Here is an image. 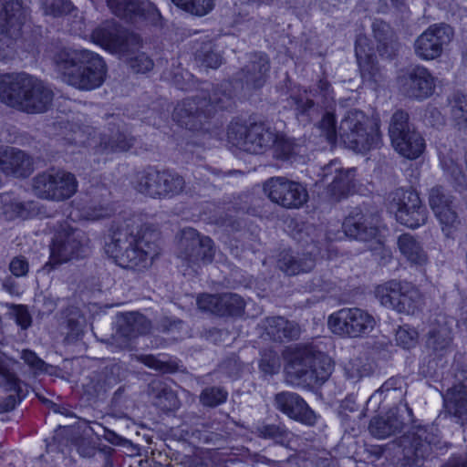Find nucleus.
Masks as SVG:
<instances>
[{"mask_svg": "<svg viewBox=\"0 0 467 467\" xmlns=\"http://www.w3.org/2000/svg\"><path fill=\"white\" fill-rule=\"evenodd\" d=\"M159 240L160 233L149 225L114 223L105 252L122 268L142 271L149 268L159 254Z\"/></svg>", "mask_w": 467, "mask_h": 467, "instance_id": "nucleus-1", "label": "nucleus"}, {"mask_svg": "<svg viewBox=\"0 0 467 467\" xmlns=\"http://www.w3.org/2000/svg\"><path fill=\"white\" fill-rule=\"evenodd\" d=\"M54 93L41 79L26 74L0 76V101L27 114L46 112L51 106Z\"/></svg>", "mask_w": 467, "mask_h": 467, "instance_id": "nucleus-2", "label": "nucleus"}, {"mask_svg": "<svg viewBox=\"0 0 467 467\" xmlns=\"http://www.w3.org/2000/svg\"><path fill=\"white\" fill-rule=\"evenodd\" d=\"M234 105L231 83L213 86L212 92L202 89L198 94L184 99L174 108L172 118L189 130H199L219 110H228Z\"/></svg>", "mask_w": 467, "mask_h": 467, "instance_id": "nucleus-3", "label": "nucleus"}, {"mask_svg": "<svg viewBox=\"0 0 467 467\" xmlns=\"http://www.w3.org/2000/svg\"><path fill=\"white\" fill-rule=\"evenodd\" d=\"M447 448L433 426H417L387 444L370 446L368 451L376 459L393 452L394 456H402L405 466L417 467L434 452H443Z\"/></svg>", "mask_w": 467, "mask_h": 467, "instance_id": "nucleus-4", "label": "nucleus"}, {"mask_svg": "<svg viewBox=\"0 0 467 467\" xmlns=\"http://www.w3.org/2000/svg\"><path fill=\"white\" fill-rule=\"evenodd\" d=\"M53 61L63 81L78 89L91 90L105 81L106 63L94 52L64 47L54 54Z\"/></svg>", "mask_w": 467, "mask_h": 467, "instance_id": "nucleus-5", "label": "nucleus"}, {"mask_svg": "<svg viewBox=\"0 0 467 467\" xmlns=\"http://www.w3.org/2000/svg\"><path fill=\"white\" fill-rule=\"evenodd\" d=\"M338 136L346 148L357 152H366L381 144L379 124L358 109L346 113L338 127Z\"/></svg>", "mask_w": 467, "mask_h": 467, "instance_id": "nucleus-6", "label": "nucleus"}, {"mask_svg": "<svg viewBox=\"0 0 467 467\" xmlns=\"http://www.w3.org/2000/svg\"><path fill=\"white\" fill-rule=\"evenodd\" d=\"M333 367L327 355L313 348H306L295 355L287 369L297 384L313 388L328 379Z\"/></svg>", "mask_w": 467, "mask_h": 467, "instance_id": "nucleus-7", "label": "nucleus"}, {"mask_svg": "<svg viewBox=\"0 0 467 467\" xmlns=\"http://www.w3.org/2000/svg\"><path fill=\"white\" fill-rule=\"evenodd\" d=\"M185 185L184 178L178 172L149 166L136 174L134 187L145 196L166 199L181 194Z\"/></svg>", "mask_w": 467, "mask_h": 467, "instance_id": "nucleus-8", "label": "nucleus"}, {"mask_svg": "<svg viewBox=\"0 0 467 467\" xmlns=\"http://www.w3.org/2000/svg\"><path fill=\"white\" fill-rule=\"evenodd\" d=\"M227 139L230 143L244 151L263 154L271 149L276 139V131L262 121L250 125L231 122L227 129Z\"/></svg>", "mask_w": 467, "mask_h": 467, "instance_id": "nucleus-9", "label": "nucleus"}, {"mask_svg": "<svg viewBox=\"0 0 467 467\" xmlns=\"http://www.w3.org/2000/svg\"><path fill=\"white\" fill-rule=\"evenodd\" d=\"M389 136L392 147L401 156L415 160L425 150V140L410 121V115L403 109L396 110L390 118Z\"/></svg>", "mask_w": 467, "mask_h": 467, "instance_id": "nucleus-10", "label": "nucleus"}, {"mask_svg": "<svg viewBox=\"0 0 467 467\" xmlns=\"http://www.w3.org/2000/svg\"><path fill=\"white\" fill-rule=\"evenodd\" d=\"M88 238L86 234L65 223L55 234L50 244V258L46 267L54 268L63 263L87 255Z\"/></svg>", "mask_w": 467, "mask_h": 467, "instance_id": "nucleus-11", "label": "nucleus"}, {"mask_svg": "<svg viewBox=\"0 0 467 467\" xmlns=\"http://www.w3.org/2000/svg\"><path fill=\"white\" fill-rule=\"evenodd\" d=\"M388 207L395 213L397 222L409 228H418L427 222V209L414 190L399 188L391 192L388 196Z\"/></svg>", "mask_w": 467, "mask_h": 467, "instance_id": "nucleus-12", "label": "nucleus"}, {"mask_svg": "<svg viewBox=\"0 0 467 467\" xmlns=\"http://www.w3.org/2000/svg\"><path fill=\"white\" fill-rule=\"evenodd\" d=\"M94 42L112 53L119 54L125 61L141 51L142 38L136 33L122 29L112 23L97 27L91 34Z\"/></svg>", "mask_w": 467, "mask_h": 467, "instance_id": "nucleus-13", "label": "nucleus"}, {"mask_svg": "<svg viewBox=\"0 0 467 467\" xmlns=\"http://www.w3.org/2000/svg\"><path fill=\"white\" fill-rule=\"evenodd\" d=\"M397 83L400 93L410 99L422 101L435 91L436 78L421 65H411L400 71Z\"/></svg>", "mask_w": 467, "mask_h": 467, "instance_id": "nucleus-14", "label": "nucleus"}, {"mask_svg": "<svg viewBox=\"0 0 467 467\" xmlns=\"http://www.w3.org/2000/svg\"><path fill=\"white\" fill-rule=\"evenodd\" d=\"M375 324V318L368 312L358 307L342 308L328 318V325L334 333L348 337H359L370 333Z\"/></svg>", "mask_w": 467, "mask_h": 467, "instance_id": "nucleus-15", "label": "nucleus"}, {"mask_svg": "<svg viewBox=\"0 0 467 467\" xmlns=\"http://www.w3.org/2000/svg\"><path fill=\"white\" fill-rule=\"evenodd\" d=\"M264 192L275 203L285 209H298L308 200L306 187L286 177H272L265 182Z\"/></svg>", "mask_w": 467, "mask_h": 467, "instance_id": "nucleus-16", "label": "nucleus"}, {"mask_svg": "<svg viewBox=\"0 0 467 467\" xmlns=\"http://www.w3.org/2000/svg\"><path fill=\"white\" fill-rule=\"evenodd\" d=\"M454 36L453 28L445 23L430 26L414 41L415 55L422 60H433L441 56Z\"/></svg>", "mask_w": 467, "mask_h": 467, "instance_id": "nucleus-17", "label": "nucleus"}, {"mask_svg": "<svg viewBox=\"0 0 467 467\" xmlns=\"http://www.w3.org/2000/svg\"><path fill=\"white\" fill-rule=\"evenodd\" d=\"M454 381L443 394L445 413L455 422L467 423V368L457 366L453 369Z\"/></svg>", "mask_w": 467, "mask_h": 467, "instance_id": "nucleus-18", "label": "nucleus"}, {"mask_svg": "<svg viewBox=\"0 0 467 467\" xmlns=\"http://www.w3.org/2000/svg\"><path fill=\"white\" fill-rule=\"evenodd\" d=\"M214 256L213 240L208 236H201L193 228L184 229L179 242V257L189 265L199 262L210 263Z\"/></svg>", "mask_w": 467, "mask_h": 467, "instance_id": "nucleus-19", "label": "nucleus"}, {"mask_svg": "<svg viewBox=\"0 0 467 467\" xmlns=\"http://www.w3.org/2000/svg\"><path fill=\"white\" fill-rule=\"evenodd\" d=\"M379 221L378 213L356 207L345 218L342 228L348 237L360 242H369L379 234Z\"/></svg>", "mask_w": 467, "mask_h": 467, "instance_id": "nucleus-20", "label": "nucleus"}, {"mask_svg": "<svg viewBox=\"0 0 467 467\" xmlns=\"http://www.w3.org/2000/svg\"><path fill=\"white\" fill-rule=\"evenodd\" d=\"M429 204L442 225V231L451 236L461 223L453 196L443 186L436 185L429 192Z\"/></svg>", "mask_w": 467, "mask_h": 467, "instance_id": "nucleus-21", "label": "nucleus"}, {"mask_svg": "<svg viewBox=\"0 0 467 467\" xmlns=\"http://www.w3.org/2000/svg\"><path fill=\"white\" fill-rule=\"evenodd\" d=\"M107 5L116 16L131 23L145 20L157 24L161 17L155 5L148 0H107Z\"/></svg>", "mask_w": 467, "mask_h": 467, "instance_id": "nucleus-22", "label": "nucleus"}, {"mask_svg": "<svg viewBox=\"0 0 467 467\" xmlns=\"http://www.w3.org/2000/svg\"><path fill=\"white\" fill-rule=\"evenodd\" d=\"M274 406L276 410L306 426H315L318 416L297 393L281 391L275 395Z\"/></svg>", "mask_w": 467, "mask_h": 467, "instance_id": "nucleus-23", "label": "nucleus"}, {"mask_svg": "<svg viewBox=\"0 0 467 467\" xmlns=\"http://www.w3.org/2000/svg\"><path fill=\"white\" fill-rule=\"evenodd\" d=\"M197 305L200 309L219 317H239L245 306L244 298L234 293L202 294L198 296Z\"/></svg>", "mask_w": 467, "mask_h": 467, "instance_id": "nucleus-24", "label": "nucleus"}, {"mask_svg": "<svg viewBox=\"0 0 467 467\" xmlns=\"http://www.w3.org/2000/svg\"><path fill=\"white\" fill-rule=\"evenodd\" d=\"M0 388L5 391L14 392L0 399V413L14 410L28 394L27 384L5 361H0Z\"/></svg>", "mask_w": 467, "mask_h": 467, "instance_id": "nucleus-25", "label": "nucleus"}, {"mask_svg": "<svg viewBox=\"0 0 467 467\" xmlns=\"http://www.w3.org/2000/svg\"><path fill=\"white\" fill-rule=\"evenodd\" d=\"M270 70L268 57L261 52L248 55L246 64L236 73V78L250 89L261 88L266 82Z\"/></svg>", "mask_w": 467, "mask_h": 467, "instance_id": "nucleus-26", "label": "nucleus"}, {"mask_svg": "<svg viewBox=\"0 0 467 467\" xmlns=\"http://www.w3.org/2000/svg\"><path fill=\"white\" fill-rule=\"evenodd\" d=\"M27 16L28 7L23 4V0H0V28L14 39L21 36Z\"/></svg>", "mask_w": 467, "mask_h": 467, "instance_id": "nucleus-27", "label": "nucleus"}, {"mask_svg": "<svg viewBox=\"0 0 467 467\" xmlns=\"http://www.w3.org/2000/svg\"><path fill=\"white\" fill-rule=\"evenodd\" d=\"M368 39L359 36L356 40L355 53L363 81L370 84H379L383 79L382 70L374 54L370 53Z\"/></svg>", "mask_w": 467, "mask_h": 467, "instance_id": "nucleus-28", "label": "nucleus"}, {"mask_svg": "<svg viewBox=\"0 0 467 467\" xmlns=\"http://www.w3.org/2000/svg\"><path fill=\"white\" fill-rule=\"evenodd\" d=\"M426 337V347L432 354L443 357L451 352L452 331L444 317L431 323Z\"/></svg>", "mask_w": 467, "mask_h": 467, "instance_id": "nucleus-29", "label": "nucleus"}, {"mask_svg": "<svg viewBox=\"0 0 467 467\" xmlns=\"http://www.w3.org/2000/svg\"><path fill=\"white\" fill-rule=\"evenodd\" d=\"M137 143V138L124 129L112 128L109 133H102L95 145L99 153L126 152Z\"/></svg>", "mask_w": 467, "mask_h": 467, "instance_id": "nucleus-30", "label": "nucleus"}, {"mask_svg": "<svg viewBox=\"0 0 467 467\" xmlns=\"http://www.w3.org/2000/svg\"><path fill=\"white\" fill-rule=\"evenodd\" d=\"M400 410V408H392L384 415L373 417L368 425L370 434L378 439H385L400 432L405 426V420Z\"/></svg>", "mask_w": 467, "mask_h": 467, "instance_id": "nucleus-31", "label": "nucleus"}, {"mask_svg": "<svg viewBox=\"0 0 467 467\" xmlns=\"http://www.w3.org/2000/svg\"><path fill=\"white\" fill-rule=\"evenodd\" d=\"M0 169L20 177H27L33 171V161L25 151L14 148H0Z\"/></svg>", "mask_w": 467, "mask_h": 467, "instance_id": "nucleus-32", "label": "nucleus"}, {"mask_svg": "<svg viewBox=\"0 0 467 467\" xmlns=\"http://www.w3.org/2000/svg\"><path fill=\"white\" fill-rule=\"evenodd\" d=\"M262 327L274 341H290L299 338L301 328L298 324L283 317H270L262 321Z\"/></svg>", "mask_w": 467, "mask_h": 467, "instance_id": "nucleus-33", "label": "nucleus"}, {"mask_svg": "<svg viewBox=\"0 0 467 467\" xmlns=\"http://www.w3.org/2000/svg\"><path fill=\"white\" fill-rule=\"evenodd\" d=\"M371 27L379 56L388 59L395 57L399 43L391 26L381 19H375Z\"/></svg>", "mask_w": 467, "mask_h": 467, "instance_id": "nucleus-34", "label": "nucleus"}, {"mask_svg": "<svg viewBox=\"0 0 467 467\" xmlns=\"http://www.w3.org/2000/svg\"><path fill=\"white\" fill-rule=\"evenodd\" d=\"M148 393L153 404L163 411H174L180 408L181 402L176 391L162 380H152L149 384Z\"/></svg>", "mask_w": 467, "mask_h": 467, "instance_id": "nucleus-35", "label": "nucleus"}, {"mask_svg": "<svg viewBox=\"0 0 467 467\" xmlns=\"http://www.w3.org/2000/svg\"><path fill=\"white\" fill-rule=\"evenodd\" d=\"M315 266V259L311 255L294 254L291 251H282L278 254L277 267L287 275H296L308 272Z\"/></svg>", "mask_w": 467, "mask_h": 467, "instance_id": "nucleus-36", "label": "nucleus"}, {"mask_svg": "<svg viewBox=\"0 0 467 467\" xmlns=\"http://www.w3.org/2000/svg\"><path fill=\"white\" fill-rule=\"evenodd\" d=\"M290 106L295 110L296 118L302 122H311L320 115L318 103L310 98L307 90L289 97Z\"/></svg>", "mask_w": 467, "mask_h": 467, "instance_id": "nucleus-37", "label": "nucleus"}, {"mask_svg": "<svg viewBox=\"0 0 467 467\" xmlns=\"http://www.w3.org/2000/svg\"><path fill=\"white\" fill-rule=\"evenodd\" d=\"M118 332L121 337L131 339L146 334L150 329V322L141 314L127 313L118 321Z\"/></svg>", "mask_w": 467, "mask_h": 467, "instance_id": "nucleus-38", "label": "nucleus"}, {"mask_svg": "<svg viewBox=\"0 0 467 467\" xmlns=\"http://www.w3.org/2000/svg\"><path fill=\"white\" fill-rule=\"evenodd\" d=\"M398 247L401 254L414 265H424L428 255L420 242L410 234H403L398 238Z\"/></svg>", "mask_w": 467, "mask_h": 467, "instance_id": "nucleus-39", "label": "nucleus"}, {"mask_svg": "<svg viewBox=\"0 0 467 467\" xmlns=\"http://www.w3.org/2000/svg\"><path fill=\"white\" fill-rule=\"evenodd\" d=\"M116 383V378L109 375L107 371L93 373L87 379V382L83 384L84 393L88 396V400L102 398Z\"/></svg>", "mask_w": 467, "mask_h": 467, "instance_id": "nucleus-40", "label": "nucleus"}, {"mask_svg": "<svg viewBox=\"0 0 467 467\" xmlns=\"http://www.w3.org/2000/svg\"><path fill=\"white\" fill-rule=\"evenodd\" d=\"M273 157L281 161L295 160L301 151V145L297 140L284 133L276 132V139L271 147Z\"/></svg>", "mask_w": 467, "mask_h": 467, "instance_id": "nucleus-41", "label": "nucleus"}, {"mask_svg": "<svg viewBox=\"0 0 467 467\" xmlns=\"http://www.w3.org/2000/svg\"><path fill=\"white\" fill-rule=\"evenodd\" d=\"M356 176V169H343L341 172L334 175L332 182L328 184L327 192L335 201L347 197L354 189Z\"/></svg>", "mask_w": 467, "mask_h": 467, "instance_id": "nucleus-42", "label": "nucleus"}, {"mask_svg": "<svg viewBox=\"0 0 467 467\" xmlns=\"http://www.w3.org/2000/svg\"><path fill=\"white\" fill-rule=\"evenodd\" d=\"M257 437L272 440L276 444L285 445L289 442L291 432L283 423H261L253 431Z\"/></svg>", "mask_w": 467, "mask_h": 467, "instance_id": "nucleus-43", "label": "nucleus"}, {"mask_svg": "<svg viewBox=\"0 0 467 467\" xmlns=\"http://www.w3.org/2000/svg\"><path fill=\"white\" fill-rule=\"evenodd\" d=\"M405 281L390 280L376 288V296L381 305L396 310V303L399 302Z\"/></svg>", "mask_w": 467, "mask_h": 467, "instance_id": "nucleus-44", "label": "nucleus"}, {"mask_svg": "<svg viewBox=\"0 0 467 467\" xmlns=\"http://www.w3.org/2000/svg\"><path fill=\"white\" fill-rule=\"evenodd\" d=\"M420 302V291L409 282H404L402 294L396 303V311L404 314H414Z\"/></svg>", "mask_w": 467, "mask_h": 467, "instance_id": "nucleus-45", "label": "nucleus"}, {"mask_svg": "<svg viewBox=\"0 0 467 467\" xmlns=\"http://www.w3.org/2000/svg\"><path fill=\"white\" fill-rule=\"evenodd\" d=\"M77 187V180L72 173L66 171L56 172L54 200L62 201L68 199L76 192Z\"/></svg>", "mask_w": 467, "mask_h": 467, "instance_id": "nucleus-46", "label": "nucleus"}, {"mask_svg": "<svg viewBox=\"0 0 467 467\" xmlns=\"http://www.w3.org/2000/svg\"><path fill=\"white\" fill-rule=\"evenodd\" d=\"M228 398L227 390L221 386L205 387L200 393L199 401L206 408H215L223 404Z\"/></svg>", "mask_w": 467, "mask_h": 467, "instance_id": "nucleus-47", "label": "nucleus"}, {"mask_svg": "<svg viewBox=\"0 0 467 467\" xmlns=\"http://www.w3.org/2000/svg\"><path fill=\"white\" fill-rule=\"evenodd\" d=\"M56 180V172H42L33 180V191L36 196L42 199L54 200L53 193Z\"/></svg>", "mask_w": 467, "mask_h": 467, "instance_id": "nucleus-48", "label": "nucleus"}, {"mask_svg": "<svg viewBox=\"0 0 467 467\" xmlns=\"http://www.w3.org/2000/svg\"><path fill=\"white\" fill-rule=\"evenodd\" d=\"M336 124L335 114L330 109L326 110L320 121L317 124V129L320 130V135L326 139L331 147L337 144V137H339L338 129H337Z\"/></svg>", "mask_w": 467, "mask_h": 467, "instance_id": "nucleus-49", "label": "nucleus"}, {"mask_svg": "<svg viewBox=\"0 0 467 467\" xmlns=\"http://www.w3.org/2000/svg\"><path fill=\"white\" fill-rule=\"evenodd\" d=\"M308 93L311 97L316 98L318 100L317 103H320L326 110L332 109L336 105L334 90L327 79H320L315 88L309 89Z\"/></svg>", "mask_w": 467, "mask_h": 467, "instance_id": "nucleus-50", "label": "nucleus"}, {"mask_svg": "<svg viewBox=\"0 0 467 467\" xmlns=\"http://www.w3.org/2000/svg\"><path fill=\"white\" fill-rule=\"evenodd\" d=\"M451 113L460 127H467V96L455 92L449 99Z\"/></svg>", "mask_w": 467, "mask_h": 467, "instance_id": "nucleus-51", "label": "nucleus"}, {"mask_svg": "<svg viewBox=\"0 0 467 467\" xmlns=\"http://www.w3.org/2000/svg\"><path fill=\"white\" fill-rule=\"evenodd\" d=\"M181 9L197 16L210 13L214 7V0H171Z\"/></svg>", "mask_w": 467, "mask_h": 467, "instance_id": "nucleus-52", "label": "nucleus"}, {"mask_svg": "<svg viewBox=\"0 0 467 467\" xmlns=\"http://www.w3.org/2000/svg\"><path fill=\"white\" fill-rule=\"evenodd\" d=\"M141 360L144 365L161 373H175L182 367L176 358H171L161 359L153 355H146Z\"/></svg>", "mask_w": 467, "mask_h": 467, "instance_id": "nucleus-53", "label": "nucleus"}, {"mask_svg": "<svg viewBox=\"0 0 467 467\" xmlns=\"http://www.w3.org/2000/svg\"><path fill=\"white\" fill-rule=\"evenodd\" d=\"M195 57L206 67L217 68L222 64V56L211 42L204 43L196 51Z\"/></svg>", "mask_w": 467, "mask_h": 467, "instance_id": "nucleus-54", "label": "nucleus"}, {"mask_svg": "<svg viewBox=\"0 0 467 467\" xmlns=\"http://www.w3.org/2000/svg\"><path fill=\"white\" fill-rule=\"evenodd\" d=\"M441 162L443 170L451 177V182L457 190H462L467 187V177L457 162H455L451 158L448 159L445 157L441 159Z\"/></svg>", "mask_w": 467, "mask_h": 467, "instance_id": "nucleus-55", "label": "nucleus"}, {"mask_svg": "<svg viewBox=\"0 0 467 467\" xmlns=\"http://www.w3.org/2000/svg\"><path fill=\"white\" fill-rule=\"evenodd\" d=\"M44 14L53 17L68 14L72 9L69 0H40Z\"/></svg>", "mask_w": 467, "mask_h": 467, "instance_id": "nucleus-56", "label": "nucleus"}, {"mask_svg": "<svg viewBox=\"0 0 467 467\" xmlns=\"http://www.w3.org/2000/svg\"><path fill=\"white\" fill-rule=\"evenodd\" d=\"M344 370L348 379L354 381H358L361 378L369 375L371 371L370 367L359 358L350 359L345 365Z\"/></svg>", "mask_w": 467, "mask_h": 467, "instance_id": "nucleus-57", "label": "nucleus"}, {"mask_svg": "<svg viewBox=\"0 0 467 467\" xmlns=\"http://www.w3.org/2000/svg\"><path fill=\"white\" fill-rule=\"evenodd\" d=\"M125 62L135 73H146L154 66L153 60L143 51L130 57Z\"/></svg>", "mask_w": 467, "mask_h": 467, "instance_id": "nucleus-58", "label": "nucleus"}, {"mask_svg": "<svg viewBox=\"0 0 467 467\" xmlns=\"http://www.w3.org/2000/svg\"><path fill=\"white\" fill-rule=\"evenodd\" d=\"M396 342L404 348H410L417 343L418 332L408 325L399 327L396 331Z\"/></svg>", "mask_w": 467, "mask_h": 467, "instance_id": "nucleus-59", "label": "nucleus"}, {"mask_svg": "<svg viewBox=\"0 0 467 467\" xmlns=\"http://www.w3.org/2000/svg\"><path fill=\"white\" fill-rule=\"evenodd\" d=\"M10 315L15 319L17 326L26 330L32 325V317L26 306L24 305H11Z\"/></svg>", "mask_w": 467, "mask_h": 467, "instance_id": "nucleus-60", "label": "nucleus"}, {"mask_svg": "<svg viewBox=\"0 0 467 467\" xmlns=\"http://www.w3.org/2000/svg\"><path fill=\"white\" fill-rule=\"evenodd\" d=\"M259 367L265 374L273 375L278 372L280 368L279 358L276 353L268 351L262 355Z\"/></svg>", "mask_w": 467, "mask_h": 467, "instance_id": "nucleus-61", "label": "nucleus"}, {"mask_svg": "<svg viewBox=\"0 0 467 467\" xmlns=\"http://www.w3.org/2000/svg\"><path fill=\"white\" fill-rule=\"evenodd\" d=\"M29 262L24 255L13 257L9 263L8 268L11 274L16 277H25L29 272Z\"/></svg>", "mask_w": 467, "mask_h": 467, "instance_id": "nucleus-62", "label": "nucleus"}, {"mask_svg": "<svg viewBox=\"0 0 467 467\" xmlns=\"http://www.w3.org/2000/svg\"><path fill=\"white\" fill-rule=\"evenodd\" d=\"M334 283L325 275H315L306 284V288L310 292H329L333 289Z\"/></svg>", "mask_w": 467, "mask_h": 467, "instance_id": "nucleus-63", "label": "nucleus"}, {"mask_svg": "<svg viewBox=\"0 0 467 467\" xmlns=\"http://www.w3.org/2000/svg\"><path fill=\"white\" fill-rule=\"evenodd\" d=\"M115 452V449L108 445L99 446V452L94 460L100 463V467H114L113 455Z\"/></svg>", "mask_w": 467, "mask_h": 467, "instance_id": "nucleus-64", "label": "nucleus"}]
</instances>
